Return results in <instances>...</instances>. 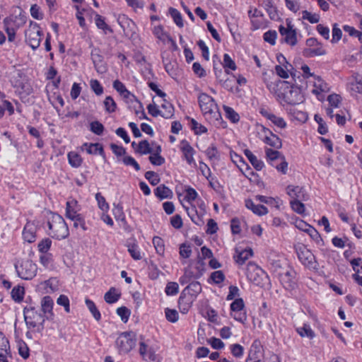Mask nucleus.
Wrapping results in <instances>:
<instances>
[{
	"instance_id": "412c9836",
	"label": "nucleus",
	"mask_w": 362,
	"mask_h": 362,
	"mask_svg": "<svg viewBox=\"0 0 362 362\" xmlns=\"http://www.w3.org/2000/svg\"><path fill=\"white\" fill-rule=\"evenodd\" d=\"M235 254L233 258L235 262L240 265H243L245 262L253 255V251L251 247L245 249L238 246L235 249Z\"/></svg>"
},
{
	"instance_id": "79ce46f5",
	"label": "nucleus",
	"mask_w": 362,
	"mask_h": 362,
	"mask_svg": "<svg viewBox=\"0 0 362 362\" xmlns=\"http://www.w3.org/2000/svg\"><path fill=\"white\" fill-rule=\"evenodd\" d=\"M348 88L351 95L362 94V80L355 77L352 81L349 83Z\"/></svg>"
},
{
	"instance_id": "4468645a",
	"label": "nucleus",
	"mask_w": 362,
	"mask_h": 362,
	"mask_svg": "<svg viewBox=\"0 0 362 362\" xmlns=\"http://www.w3.org/2000/svg\"><path fill=\"white\" fill-rule=\"evenodd\" d=\"M259 134L261 140L266 144L276 149H279L281 148V140L279 136L273 134L269 129L262 127L261 132H259Z\"/></svg>"
},
{
	"instance_id": "13d9d810",
	"label": "nucleus",
	"mask_w": 362,
	"mask_h": 362,
	"mask_svg": "<svg viewBox=\"0 0 362 362\" xmlns=\"http://www.w3.org/2000/svg\"><path fill=\"white\" fill-rule=\"evenodd\" d=\"M95 199L97 200L98 207L103 211V212L107 213L110 207L105 200V198L98 192L95 194Z\"/></svg>"
},
{
	"instance_id": "393cba45",
	"label": "nucleus",
	"mask_w": 362,
	"mask_h": 362,
	"mask_svg": "<svg viewBox=\"0 0 362 362\" xmlns=\"http://www.w3.org/2000/svg\"><path fill=\"white\" fill-rule=\"evenodd\" d=\"M262 115L269 119L274 125L280 129H284L286 127V122L284 119L281 117L276 115L273 113L265 112H261Z\"/></svg>"
},
{
	"instance_id": "680f3d73",
	"label": "nucleus",
	"mask_w": 362,
	"mask_h": 362,
	"mask_svg": "<svg viewBox=\"0 0 362 362\" xmlns=\"http://www.w3.org/2000/svg\"><path fill=\"white\" fill-rule=\"evenodd\" d=\"M302 14V18L308 21L310 23H317L320 21V16L317 13H312L308 11H303Z\"/></svg>"
},
{
	"instance_id": "ddd939ff",
	"label": "nucleus",
	"mask_w": 362,
	"mask_h": 362,
	"mask_svg": "<svg viewBox=\"0 0 362 362\" xmlns=\"http://www.w3.org/2000/svg\"><path fill=\"white\" fill-rule=\"evenodd\" d=\"M308 82L313 86L311 92L317 96L318 100H322L324 99L323 93L329 90L328 84L317 75Z\"/></svg>"
},
{
	"instance_id": "37998d69",
	"label": "nucleus",
	"mask_w": 362,
	"mask_h": 362,
	"mask_svg": "<svg viewBox=\"0 0 362 362\" xmlns=\"http://www.w3.org/2000/svg\"><path fill=\"white\" fill-rule=\"evenodd\" d=\"M161 112L160 115L166 119L171 118L173 116L174 113V107L173 106L165 100H164V103L161 105Z\"/></svg>"
},
{
	"instance_id": "774afa93",
	"label": "nucleus",
	"mask_w": 362,
	"mask_h": 362,
	"mask_svg": "<svg viewBox=\"0 0 362 362\" xmlns=\"http://www.w3.org/2000/svg\"><path fill=\"white\" fill-rule=\"evenodd\" d=\"M205 153L207 158L211 160L218 159V151L214 145L209 146L205 151Z\"/></svg>"
},
{
	"instance_id": "bb28decb",
	"label": "nucleus",
	"mask_w": 362,
	"mask_h": 362,
	"mask_svg": "<svg viewBox=\"0 0 362 362\" xmlns=\"http://www.w3.org/2000/svg\"><path fill=\"white\" fill-rule=\"evenodd\" d=\"M161 147L160 145H156L153 151L151 153L149 160L151 164L160 166L165 163V158L160 156Z\"/></svg>"
},
{
	"instance_id": "2eb2a0df",
	"label": "nucleus",
	"mask_w": 362,
	"mask_h": 362,
	"mask_svg": "<svg viewBox=\"0 0 362 362\" xmlns=\"http://www.w3.org/2000/svg\"><path fill=\"white\" fill-rule=\"evenodd\" d=\"M244 308L245 303L242 298H237L230 304L232 317L235 320L243 323L247 320V315Z\"/></svg>"
},
{
	"instance_id": "ea45409f",
	"label": "nucleus",
	"mask_w": 362,
	"mask_h": 362,
	"mask_svg": "<svg viewBox=\"0 0 362 362\" xmlns=\"http://www.w3.org/2000/svg\"><path fill=\"white\" fill-rule=\"evenodd\" d=\"M296 330L301 337H308V339H312L315 337L314 331L308 324H303L302 327H297Z\"/></svg>"
},
{
	"instance_id": "6e6d98bb",
	"label": "nucleus",
	"mask_w": 362,
	"mask_h": 362,
	"mask_svg": "<svg viewBox=\"0 0 362 362\" xmlns=\"http://www.w3.org/2000/svg\"><path fill=\"white\" fill-rule=\"evenodd\" d=\"M52 245V240L49 238H45L40 240L38 243L37 247L40 252L45 254L47 253Z\"/></svg>"
},
{
	"instance_id": "338daca9",
	"label": "nucleus",
	"mask_w": 362,
	"mask_h": 362,
	"mask_svg": "<svg viewBox=\"0 0 362 362\" xmlns=\"http://www.w3.org/2000/svg\"><path fill=\"white\" fill-rule=\"evenodd\" d=\"M165 314L166 319L170 322H176L178 320L179 315L176 310L165 308Z\"/></svg>"
},
{
	"instance_id": "aec40b11",
	"label": "nucleus",
	"mask_w": 362,
	"mask_h": 362,
	"mask_svg": "<svg viewBox=\"0 0 362 362\" xmlns=\"http://www.w3.org/2000/svg\"><path fill=\"white\" fill-rule=\"evenodd\" d=\"M37 227L34 222L28 221L26 223L23 230V238L25 241L32 243L36 240Z\"/></svg>"
},
{
	"instance_id": "423d86ee",
	"label": "nucleus",
	"mask_w": 362,
	"mask_h": 362,
	"mask_svg": "<svg viewBox=\"0 0 362 362\" xmlns=\"http://www.w3.org/2000/svg\"><path fill=\"white\" fill-rule=\"evenodd\" d=\"M295 249L298 259L307 269L313 271L318 269L319 264L315 257L304 245L298 244Z\"/></svg>"
},
{
	"instance_id": "58836bf2",
	"label": "nucleus",
	"mask_w": 362,
	"mask_h": 362,
	"mask_svg": "<svg viewBox=\"0 0 362 362\" xmlns=\"http://www.w3.org/2000/svg\"><path fill=\"white\" fill-rule=\"evenodd\" d=\"M69 163L73 168H79L81 166L83 163V158L81 156L75 151H70L67 154Z\"/></svg>"
},
{
	"instance_id": "7c9ffc66",
	"label": "nucleus",
	"mask_w": 362,
	"mask_h": 362,
	"mask_svg": "<svg viewBox=\"0 0 362 362\" xmlns=\"http://www.w3.org/2000/svg\"><path fill=\"white\" fill-rule=\"evenodd\" d=\"M245 206L258 216L265 215L268 213L267 207L263 205L255 204L251 199L245 201Z\"/></svg>"
},
{
	"instance_id": "0e129e2a",
	"label": "nucleus",
	"mask_w": 362,
	"mask_h": 362,
	"mask_svg": "<svg viewBox=\"0 0 362 362\" xmlns=\"http://www.w3.org/2000/svg\"><path fill=\"white\" fill-rule=\"evenodd\" d=\"M298 69L302 71V76L305 79L310 80L315 76L306 64L303 63Z\"/></svg>"
},
{
	"instance_id": "dca6fc26",
	"label": "nucleus",
	"mask_w": 362,
	"mask_h": 362,
	"mask_svg": "<svg viewBox=\"0 0 362 362\" xmlns=\"http://www.w3.org/2000/svg\"><path fill=\"white\" fill-rule=\"evenodd\" d=\"M263 275V271L255 264L250 262L247 266L246 276L247 279L256 284L261 283V276Z\"/></svg>"
},
{
	"instance_id": "c85d7f7f",
	"label": "nucleus",
	"mask_w": 362,
	"mask_h": 362,
	"mask_svg": "<svg viewBox=\"0 0 362 362\" xmlns=\"http://www.w3.org/2000/svg\"><path fill=\"white\" fill-rule=\"evenodd\" d=\"M264 151L267 161L270 165H275L274 162L280 161L281 158H285V156L281 152L270 148H266Z\"/></svg>"
},
{
	"instance_id": "1a4fd4ad",
	"label": "nucleus",
	"mask_w": 362,
	"mask_h": 362,
	"mask_svg": "<svg viewBox=\"0 0 362 362\" xmlns=\"http://www.w3.org/2000/svg\"><path fill=\"white\" fill-rule=\"evenodd\" d=\"M305 45L308 47L303 51V54L306 57H313L316 56H322L326 54V49L322 43L318 42L317 39L310 37L306 40Z\"/></svg>"
},
{
	"instance_id": "c756f323",
	"label": "nucleus",
	"mask_w": 362,
	"mask_h": 362,
	"mask_svg": "<svg viewBox=\"0 0 362 362\" xmlns=\"http://www.w3.org/2000/svg\"><path fill=\"white\" fill-rule=\"evenodd\" d=\"M156 145L155 143H152V146H151L147 140H142L138 143L137 147L135 148V152L141 155L151 153L153 151Z\"/></svg>"
},
{
	"instance_id": "f03ea898",
	"label": "nucleus",
	"mask_w": 362,
	"mask_h": 362,
	"mask_svg": "<svg viewBox=\"0 0 362 362\" xmlns=\"http://www.w3.org/2000/svg\"><path fill=\"white\" fill-rule=\"evenodd\" d=\"M198 102L203 115L209 123L217 128L226 127V122L223 120L219 108L212 97L201 93L198 96Z\"/></svg>"
},
{
	"instance_id": "9b49d317",
	"label": "nucleus",
	"mask_w": 362,
	"mask_h": 362,
	"mask_svg": "<svg viewBox=\"0 0 362 362\" xmlns=\"http://www.w3.org/2000/svg\"><path fill=\"white\" fill-rule=\"evenodd\" d=\"M278 64L275 66L276 74L284 79L288 78L293 75V66L290 64L282 54L276 55Z\"/></svg>"
},
{
	"instance_id": "69168bd1",
	"label": "nucleus",
	"mask_w": 362,
	"mask_h": 362,
	"mask_svg": "<svg viewBox=\"0 0 362 362\" xmlns=\"http://www.w3.org/2000/svg\"><path fill=\"white\" fill-rule=\"evenodd\" d=\"M197 192L194 189L188 187L185 189V195L184 199L192 204V202L197 199Z\"/></svg>"
},
{
	"instance_id": "b1692460",
	"label": "nucleus",
	"mask_w": 362,
	"mask_h": 362,
	"mask_svg": "<svg viewBox=\"0 0 362 362\" xmlns=\"http://www.w3.org/2000/svg\"><path fill=\"white\" fill-rule=\"evenodd\" d=\"M185 209L194 223L199 226L204 223L203 217L205 214H202V212L199 211L194 205L192 204L191 209L186 206H185Z\"/></svg>"
},
{
	"instance_id": "9d476101",
	"label": "nucleus",
	"mask_w": 362,
	"mask_h": 362,
	"mask_svg": "<svg viewBox=\"0 0 362 362\" xmlns=\"http://www.w3.org/2000/svg\"><path fill=\"white\" fill-rule=\"evenodd\" d=\"M24 318L26 325L30 329L42 325L45 322L42 315L33 307L24 309Z\"/></svg>"
},
{
	"instance_id": "f3484780",
	"label": "nucleus",
	"mask_w": 362,
	"mask_h": 362,
	"mask_svg": "<svg viewBox=\"0 0 362 362\" xmlns=\"http://www.w3.org/2000/svg\"><path fill=\"white\" fill-rule=\"evenodd\" d=\"M279 278L284 287L286 289L293 288L296 284V272L292 268H288L280 272Z\"/></svg>"
},
{
	"instance_id": "e433bc0d",
	"label": "nucleus",
	"mask_w": 362,
	"mask_h": 362,
	"mask_svg": "<svg viewBox=\"0 0 362 362\" xmlns=\"http://www.w3.org/2000/svg\"><path fill=\"white\" fill-rule=\"evenodd\" d=\"M112 214L116 221H119L122 226L127 225V220L121 204H113Z\"/></svg>"
},
{
	"instance_id": "3c124183",
	"label": "nucleus",
	"mask_w": 362,
	"mask_h": 362,
	"mask_svg": "<svg viewBox=\"0 0 362 362\" xmlns=\"http://www.w3.org/2000/svg\"><path fill=\"white\" fill-rule=\"evenodd\" d=\"M223 110L226 113V117L230 119L232 122H238L240 119L239 115L230 107L224 105Z\"/></svg>"
},
{
	"instance_id": "72a5a7b5",
	"label": "nucleus",
	"mask_w": 362,
	"mask_h": 362,
	"mask_svg": "<svg viewBox=\"0 0 362 362\" xmlns=\"http://www.w3.org/2000/svg\"><path fill=\"white\" fill-rule=\"evenodd\" d=\"M244 153L250 160V163L257 170H261L264 168V162L258 159L257 157L255 156L250 150L245 149L244 151Z\"/></svg>"
},
{
	"instance_id": "052dcab7",
	"label": "nucleus",
	"mask_w": 362,
	"mask_h": 362,
	"mask_svg": "<svg viewBox=\"0 0 362 362\" xmlns=\"http://www.w3.org/2000/svg\"><path fill=\"white\" fill-rule=\"evenodd\" d=\"M310 238L318 245H323V240L318 233V231L313 228V226L310 227V228L308 230V232H306Z\"/></svg>"
},
{
	"instance_id": "864d4df0",
	"label": "nucleus",
	"mask_w": 362,
	"mask_h": 362,
	"mask_svg": "<svg viewBox=\"0 0 362 362\" xmlns=\"http://www.w3.org/2000/svg\"><path fill=\"white\" fill-rule=\"evenodd\" d=\"M40 263L47 269H52L54 267L52 256L49 253H45L40 257Z\"/></svg>"
},
{
	"instance_id": "4c0bfd02",
	"label": "nucleus",
	"mask_w": 362,
	"mask_h": 362,
	"mask_svg": "<svg viewBox=\"0 0 362 362\" xmlns=\"http://www.w3.org/2000/svg\"><path fill=\"white\" fill-rule=\"evenodd\" d=\"M85 148L86 152L88 154H100L103 156L104 154V150L103 146L99 143L92 144V143H85L82 148Z\"/></svg>"
},
{
	"instance_id": "5701e85b",
	"label": "nucleus",
	"mask_w": 362,
	"mask_h": 362,
	"mask_svg": "<svg viewBox=\"0 0 362 362\" xmlns=\"http://www.w3.org/2000/svg\"><path fill=\"white\" fill-rule=\"evenodd\" d=\"M5 30L8 35V40L13 42L16 37V32L18 29V26L16 25V22L13 18H6L4 21Z\"/></svg>"
},
{
	"instance_id": "6ab92c4d",
	"label": "nucleus",
	"mask_w": 362,
	"mask_h": 362,
	"mask_svg": "<svg viewBox=\"0 0 362 362\" xmlns=\"http://www.w3.org/2000/svg\"><path fill=\"white\" fill-rule=\"evenodd\" d=\"M286 192L292 200L306 201L308 199V195L303 187L288 185L286 188Z\"/></svg>"
},
{
	"instance_id": "a211bd4d",
	"label": "nucleus",
	"mask_w": 362,
	"mask_h": 362,
	"mask_svg": "<svg viewBox=\"0 0 362 362\" xmlns=\"http://www.w3.org/2000/svg\"><path fill=\"white\" fill-rule=\"evenodd\" d=\"M180 149L182 151L183 158L187 161V163L189 165H192L194 167H197V163L194 158L196 151L187 140L181 141L180 144Z\"/></svg>"
},
{
	"instance_id": "5fc2aeb1",
	"label": "nucleus",
	"mask_w": 362,
	"mask_h": 362,
	"mask_svg": "<svg viewBox=\"0 0 362 362\" xmlns=\"http://www.w3.org/2000/svg\"><path fill=\"white\" fill-rule=\"evenodd\" d=\"M189 125L196 134H202L207 132L206 127L197 122L194 119H191Z\"/></svg>"
},
{
	"instance_id": "bf43d9fd",
	"label": "nucleus",
	"mask_w": 362,
	"mask_h": 362,
	"mask_svg": "<svg viewBox=\"0 0 362 362\" xmlns=\"http://www.w3.org/2000/svg\"><path fill=\"white\" fill-rule=\"evenodd\" d=\"M105 110L107 112H114L117 108V104L111 96H107L104 100Z\"/></svg>"
},
{
	"instance_id": "a18cd8bd",
	"label": "nucleus",
	"mask_w": 362,
	"mask_h": 362,
	"mask_svg": "<svg viewBox=\"0 0 362 362\" xmlns=\"http://www.w3.org/2000/svg\"><path fill=\"white\" fill-rule=\"evenodd\" d=\"M185 291L192 296H196L202 291V286L198 281H192L185 288Z\"/></svg>"
},
{
	"instance_id": "a878e982",
	"label": "nucleus",
	"mask_w": 362,
	"mask_h": 362,
	"mask_svg": "<svg viewBox=\"0 0 362 362\" xmlns=\"http://www.w3.org/2000/svg\"><path fill=\"white\" fill-rule=\"evenodd\" d=\"M94 14V21L97 28L100 30H102L104 34H107V33H112L113 32L112 29L106 23L105 18L100 16V14L93 12Z\"/></svg>"
},
{
	"instance_id": "c9c22d12",
	"label": "nucleus",
	"mask_w": 362,
	"mask_h": 362,
	"mask_svg": "<svg viewBox=\"0 0 362 362\" xmlns=\"http://www.w3.org/2000/svg\"><path fill=\"white\" fill-rule=\"evenodd\" d=\"M153 33L156 37L161 42H165L168 40L171 42L173 45H175V42L169 35L163 30V28L161 25L155 26L153 29Z\"/></svg>"
},
{
	"instance_id": "f257e3e1",
	"label": "nucleus",
	"mask_w": 362,
	"mask_h": 362,
	"mask_svg": "<svg viewBox=\"0 0 362 362\" xmlns=\"http://www.w3.org/2000/svg\"><path fill=\"white\" fill-rule=\"evenodd\" d=\"M271 91L283 107L293 106L303 101V96L300 88L291 85L288 81H279L273 88L269 86Z\"/></svg>"
},
{
	"instance_id": "e2e57ef3",
	"label": "nucleus",
	"mask_w": 362,
	"mask_h": 362,
	"mask_svg": "<svg viewBox=\"0 0 362 362\" xmlns=\"http://www.w3.org/2000/svg\"><path fill=\"white\" fill-rule=\"evenodd\" d=\"M104 126L98 121L92 122L90 124V130L96 135H102L104 132Z\"/></svg>"
},
{
	"instance_id": "f8f14e48",
	"label": "nucleus",
	"mask_w": 362,
	"mask_h": 362,
	"mask_svg": "<svg viewBox=\"0 0 362 362\" xmlns=\"http://www.w3.org/2000/svg\"><path fill=\"white\" fill-rule=\"evenodd\" d=\"M279 31L284 37V41L290 46H295L298 43L297 33L291 21L286 22V26L280 25Z\"/></svg>"
},
{
	"instance_id": "4d7b16f0",
	"label": "nucleus",
	"mask_w": 362,
	"mask_h": 362,
	"mask_svg": "<svg viewBox=\"0 0 362 362\" xmlns=\"http://www.w3.org/2000/svg\"><path fill=\"white\" fill-rule=\"evenodd\" d=\"M301 200H291L290 204L291 209L299 214H303L305 211V205Z\"/></svg>"
},
{
	"instance_id": "7ed1b4c3",
	"label": "nucleus",
	"mask_w": 362,
	"mask_h": 362,
	"mask_svg": "<svg viewBox=\"0 0 362 362\" xmlns=\"http://www.w3.org/2000/svg\"><path fill=\"white\" fill-rule=\"evenodd\" d=\"M47 233L51 238L63 240L69 235V230L63 217L55 213H50L47 217Z\"/></svg>"
},
{
	"instance_id": "49530a36",
	"label": "nucleus",
	"mask_w": 362,
	"mask_h": 362,
	"mask_svg": "<svg viewBox=\"0 0 362 362\" xmlns=\"http://www.w3.org/2000/svg\"><path fill=\"white\" fill-rule=\"evenodd\" d=\"M86 305L87 308H88L89 311L93 315V317L97 320L99 321L101 318V315L98 309L97 308L95 304L93 301L91 300L86 298L85 300Z\"/></svg>"
},
{
	"instance_id": "4be33fe9",
	"label": "nucleus",
	"mask_w": 362,
	"mask_h": 362,
	"mask_svg": "<svg viewBox=\"0 0 362 362\" xmlns=\"http://www.w3.org/2000/svg\"><path fill=\"white\" fill-rule=\"evenodd\" d=\"M81 207L78 201L75 199H69L66 204V214L65 216L67 218H71L76 215L81 214L79 211Z\"/></svg>"
},
{
	"instance_id": "a19ab883",
	"label": "nucleus",
	"mask_w": 362,
	"mask_h": 362,
	"mask_svg": "<svg viewBox=\"0 0 362 362\" xmlns=\"http://www.w3.org/2000/svg\"><path fill=\"white\" fill-rule=\"evenodd\" d=\"M256 198L260 202L265 203L277 209H279L282 204V201L279 198L269 197L262 195H258Z\"/></svg>"
},
{
	"instance_id": "6e6552de",
	"label": "nucleus",
	"mask_w": 362,
	"mask_h": 362,
	"mask_svg": "<svg viewBox=\"0 0 362 362\" xmlns=\"http://www.w3.org/2000/svg\"><path fill=\"white\" fill-rule=\"evenodd\" d=\"M136 334L133 332L121 333L116 340V345L121 353L129 352L136 345Z\"/></svg>"
},
{
	"instance_id": "8fccbe9b",
	"label": "nucleus",
	"mask_w": 362,
	"mask_h": 362,
	"mask_svg": "<svg viewBox=\"0 0 362 362\" xmlns=\"http://www.w3.org/2000/svg\"><path fill=\"white\" fill-rule=\"evenodd\" d=\"M69 219L74 222L75 228H81L84 231L87 230L85 218L82 214L76 215Z\"/></svg>"
},
{
	"instance_id": "473e14b6",
	"label": "nucleus",
	"mask_w": 362,
	"mask_h": 362,
	"mask_svg": "<svg viewBox=\"0 0 362 362\" xmlns=\"http://www.w3.org/2000/svg\"><path fill=\"white\" fill-rule=\"evenodd\" d=\"M57 281L55 279H49L40 284L38 289L43 290L44 293H49L57 289Z\"/></svg>"
},
{
	"instance_id": "cd10ccee",
	"label": "nucleus",
	"mask_w": 362,
	"mask_h": 362,
	"mask_svg": "<svg viewBox=\"0 0 362 362\" xmlns=\"http://www.w3.org/2000/svg\"><path fill=\"white\" fill-rule=\"evenodd\" d=\"M41 310L45 315H48L51 317L54 315L53 313V306L54 301L52 298L49 296H46L43 297L40 302Z\"/></svg>"
},
{
	"instance_id": "de8ad7c7",
	"label": "nucleus",
	"mask_w": 362,
	"mask_h": 362,
	"mask_svg": "<svg viewBox=\"0 0 362 362\" xmlns=\"http://www.w3.org/2000/svg\"><path fill=\"white\" fill-rule=\"evenodd\" d=\"M25 290L23 286H15L11 291V297L16 302H21L24 297Z\"/></svg>"
},
{
	"instance_id": "f704fd0d",
	"label": "nucleus",
	"mask_w": 362,
	"mask_h": 362,
	"mask_svg": "<svg viewBox=\"0 0 362 362\" xmlns=\"http://www.w3.org/2000/svg\"><path fill=\"white\" fill-rule=\"evenodd\" d=\"M156 197L160 199H170L173 195V191L164 185H159L154 191Z\"/></svg>"
},
{
	"instance_id": "09e8293b",
	"label": "nucleus",
	"mask_w": 362,
	"mask_h": 362,
	"mask_svg": "<svg viewBox=\"0 0 362 362\" xmlns=\"http://www.w3.org/2000/svg\"><path fill=\"white\" fill-rule=\"evenodd\" d=\"M153 244L157 254L159 255H163L165 252V244L163 240L158 236H155L153 238Z\"/></svg>"
},
{
	"instance_id": "39448f33",
	"label": "nucleus",
	"mask_w": 362,
	"mask_h": 362,
	"mask_svg": "<svg viewBox=\"0 0 362 362\" xmlns=\"http://www.w3.org/2000/svg\"><path fill=\"white\" fill-rule=\"evenodd\" d=\"M18 276L24 280H31L37 272V266L30 259H23L15 264Z\"/></svg>"
},
{
	"instance_id": "0eeeda50",
	"label": "nucleus",
	"mask_w": 362,
	"mask_h": 362,
	"mask_svg": "<svg viewBox=\"0 0 362 362\" xmlns=\"http://www.w3.org/2000/svg\"><path fill=\"white\" fill-rule=\"evenodd\" d=\"M25 41L33 49H36L40 45L42 32L37 23L31 22L25 30Z\"/></svg>"
},
{
	"instance_id": "2f4dec72",
	"label": "nucleus",
	"mask_w": 362,
	"mask_h": 362,
	"mask_svg": "<svg viewBox=\"0 0 362 362\" xmlns=\"http://www.w3.org/2000/svg\"><path fill=\"white\" fill-rule=\"evenodd\" d=\"M139 354L145 360H154V352L144 341L139 342Z\"/></svg>"
},
{
	"instance_id": "20e7f679",
	"label": "nucleus",
	"mask_w": 362,
	"mask_h": 362,
	"mask_svg": "<svg viewBox=\"0 0 362 362\" xmlns=\"http://www.w3.org/2000/svg\"><path fill=\"white\" fill-rule=\"evenodd\" d=\"M113 88L125 100L126 103L132 104L135 103L134 108L136 109L135 112L136 115L141 112L143 117L144 119H147L141 103L138 100L136 97L133 93H132L126 88L123 83L119 80H116L113 82Z\"/></svg>"
},
{
	"instance_id": "603ef678",
	"label": "nucleus",
	"mask_w": 362,
	"mask_h": 362,
	"mask_svg": "<svg viewBox=\"0 0 362 362\" xmlns=\"http://www.w3.org/2000/svg\"><path fill=\"white\" fill-rule=\"evenodd\" d=\"M169 13L173 18L175 23L180 28H182L184 25L182 17L180 11L174 8H169Z\"/></svg>"
},
{
	"instance_id": "c03bdc74",
	"label": "nucleus",
	"mask_w": 362,
	"mask_h": 362,
	"mask_svg": "<svg viewBox=\"0 0 362 362\" xmlns=\"http://www.w3.org/2000/svg\"><path fill=\"white\" fill-rule=\"evenodd\" d=\"M120 297L115 288H111L104 296L106 303L112 304L117 302Z\"/></svg>"
}]
</instances>
